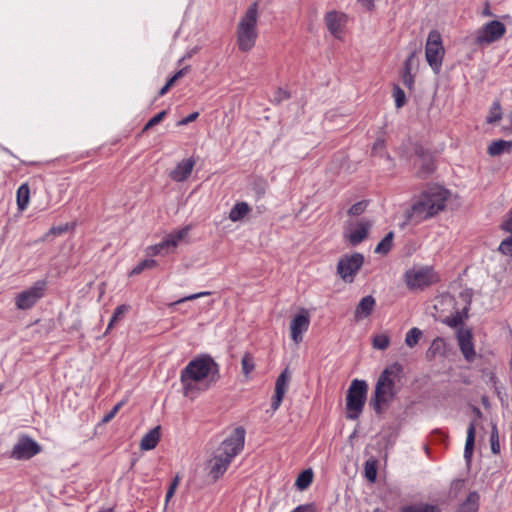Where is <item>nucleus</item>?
Returning a JSON list of instances; mask_svg holds the SVG:
<instances>
[{
  "label": "nucleus",
  "mask_w": 512,
  "mask_h": 512,
  "mask_svg": "<svg viewBox=\"0 0 512 512\" xmlns=\"http://www.w3.org/2000/svg\"><path fill=\"white\" fill-rule=\"evenodd\" d=\"M219 378V365L215 360L207 354L197 356L181 370L183 395L193 399L215 385Z\"/></svg>",
  "instance_id": "1"
},
{
  "label": "nucleus",
  "mask_w": 512,
  "mask_h": 512,
  "mask_svg": "<svg viewBox=\"0 0 512 512\" xmlns=\"http://www.w3.org/2000/svg\"><path fill=\"white\" fill-rule=\"evenodd\" d=\"M245 435L243 427H236L214 451L208 462L209 475L214 480L219 479L227 471L233 458L243 450Z\"/></svg>",
  "instance_id": "2"
},
{
  "label": "nucleus",
  "mask_w": 512,
  "mask_h": 512,
  "mask_svg": "<svg viewBox=\"0 0 512 512\" xmlns=\"http://www.w3.org/2000/svg\"><path fill=\"white\" fill-rule=\"evenodd\" d=\"M450 197L449 190L435 185L424 190L413 202L410 210L407 212V219L414 223L432 218L440 211L444 210Z\"/></svg>",
  "instance_id": "3"
},
{
  "label": "nucleus",
  "mask_w": 512,
  "mask_h": 512,
  "mask_svg": "<svg viewBox=\"0 0 512 512\" xmlns=\"http://www.w3.org/2000/svg\"><path fill=\"white\" fill-rule=\"evenodd\" d=\"M403 367L394 362L388 365L378 377L370 404L376 413L382 412L383 405L389 404L397 394L396 383L400 381Z\"/></svg>",
  "instance_id": "4"
},
{
  "label": "nucleus",
  "mask_w": 512,
  "mask_h": 512,
  "mask_svg": "<svg viewBox=\"0 0 512 512\" xmlns=\"http://www.w3.org/2000/svg\"><path fill=\"white\" fill-rule=\"evenodd\" d=\"M258 4L252 3L239 19L236 29V41L240 51L249 52L253 49L258 38Z\"/></svg>",
  "instance_id": "5"
},
{
  "label": "nucleus",
  "mask_w": 512,
  "mask_h": 512,
  "mask_svg": "<svg viewBox=\"0 0 512 512\" xmlns=\"http://www.w3.org/2000/svg\"><path fill=\"white\" fill-rule=\"evenodd\" d=\"M368 385L366 381L354 379L352 380L346 395V418L349 420H357L366 403Z\"/></svg>",
  "instance_id": "6"
},
{
  "label": "nucleus",
  "mask_w": 512,
  "mask_h": 512,
  "mask_svg": "<svg viewBox=\"0 0 512 512\" xmlns=\"http://www.w3.org/2000/svg\"><path fill=\"white\" fill-rule=\"evenodd\" d=\"M445 55L441 34L437 30H431L425 45V57L427 63L435 74H439Z\"/></svg>",
  "instance_id": "7"
},
{
  "label": "nucleus",
  "mask_w": 512,
  "mask_h": 512,
  "mask_svg": "<svg viewBox=\"0 0 512 512\" xmlns=\"http://www.w3.org/2000/svg\"><path fill=\"white\" fill-rule=\"evenodd\" d=\"M47 285V280L41 279L34 282L32 286L17 293L14 298L16 308L19 310L33 308L45 296Z\"/></svg>",
  "instance_id": "8"
},
{
  "label": "nucleus",
  "mask_w": 512,
  "mask_h": 512,
  "mask_svg": "<svg viewBox=\"0 0 512 512\" xmlns=\"http://www.w3.org/2000/svg\"><path fill=\"white\" fill-rule=\"evenodd\" d=\"M190 229L191 227L187 225L169 233L160 243L147 247V255H166L174 251L178 244L189 234Z\"/></svg>",
  "instance_id": "9"
},
{
  "label": "nucleus",
  "mask_w": 512,
  "mask_h": 512,
  "mask_svg": "<svg viewBox=\"0 0 512 512\" xmlns=\"http://www.w3.org/2000/svg\"><path fill=\"white\" fill-rule=\"evenodd\" d=\"M363 262L364 257L361 253L344 256L338 262L337 272L345 282L351 283L361 269Z\"/></svg>",
  "instance_id": "10"
},
{
  "label": "nucleus",
  "mask_w": 512,
  "mask_h": 512,
  "mask_svg": "<svg viewBox=\"0 0 512 512\" xmlns=\"http://www.w3.org/2000/svg\"><path fill=\"white\" fill-rule=\"evenodd\" d=\"M405 280L408 287L412 289H422L438 281L437 274L432 268L424 267L418 270H409L405 274Z\"/></svg>",
  "instance_id": "11"
},
{
  "label": "nucleus",
  "mask_w": 512,
  "mask_h": 512,
  "mask_svg": "<svg viewBox=\"0 0 512 512\" xmlns=\"http://www.w3.org/2000/svg\"><path fill=\"white\" fill-rule=\"evenodd\" d=\"M371 227L370 220L361 219L356 222H348L344 227L343 236L352 246H356L368 236Z\"/></svg>",
  "instance_id": "12"
},
{
  "label": "nucleus",
  "mask_w": 512,
  "mask_h": 512,
  "mask_svg": "<svg viewBox=\"0 0 512 512\" xmlns=\"http://www.w3.org/2000/svg\"><path fill=\"white\" fill-rule=\"evenodd\" d=\"M41 451L40 445L28 436H22L14 445L10 457L15 460H28Z\"/></svg>",
  "instance_id": "13"
},
{
  "label": "nucleus",
  "mask_w": 512,
  "mask_h": 512,
  "mask_svg": "<svg viewBox=\"0 0 512 512\" xmlns=\"http://www.w3.org/2000/svg\"><path fill=\"white\" fill-rule=\"evenodd\" d=\"M506 33L505 25L498 21L493 20L486 23L476 35V42L480 45L491 44L501 39Z\"/></svg>",
  "instance_id": "14"
},
{
  "label": "nucleus",
  "mask_w": 512,
  "mask_h": 512,
  "mask_svg": "<svg viewBox=\"0 0 512 512\" xmlns=\"http://www.w3.org/2000/svg\"><path fill=\"white\" fill-rule=\"evenodd\" d=\"M310 325V316L307 310L302 309L293 317L290 323L291 339L295 344H299L303 340V334L308 330Z\"/></svg>",
  "instance_id": "15"
},
{
  "label": "nucleus",
  "mask_w": 512,
  "mask_h": 512,
  "mask_svg": "<svg viewBox=\"0 0 512 512\" xmlns=\"http://www.w3.org/2000/svg\"><path fill=\"white\" fill-rule=\"evenodd\" d=\"M196 161L193 158H186L180 161L170 172L169 176L173 181L183 182L189 178Z\"/></svg>",
  "instance_id": "16"
},
{
  "label": "nucleus",
  "mask_w": 512,
  "mask_h": 512,
  "mask_svg": "<svg viewBox=\"0 0 512 512\" xmlns=\"http://www.w3.org/2000/svg\"><path fill=\"white\" fill-rule=\"evenodd\" d=\"M345 15L336 11L328 12L325 16V23L329 32L336 38H341L343 26L345 24Z\"/></svg>",
  "instance_id": "17"
},
{
  "label": "nucleus",
  "mask_w": 512,
  "mask_h": 512,
  "mask_svg": "<svg viewBox=\"0 0 512 512\" xmlns=\"http://www.w3.org/2000/svg\"><path fill=\"white\" fill-rule=\"evenodd\" d=\"M458 345L464 358L471 362L475 358V350L472 342V334L469 330L460 331L458 333Z\"/></svg>",
  "instance_id": "18"
},
{
  "label": "nucleus",
  "mask_w": 512,
  "mask_h": 512,
  "mask_svg": "<svg viewBox=\"0 0 512 512\" xmlns=\"http://www.w3.org/2000/svg\"><path fill=\"white\" fill-rule=\"evenodd\" d=\"M375 305H376V301L373 296L367 295V296L363 297L355 308V311H354L355 320L359 321V320L367 318L374 310Z\"/></svg>",
  "instance_id": "19"
},
{
  "label": "nucleus",
  "mask_w": 512,
  "mask_h": 512,
  "mask_svg": "<svg viewBox=\"0 0 512 512\" xmlns=\"http://www.w3.org/2000/svg\"><path fill=\"white\" fill-rule=\"evenodd\" d=\"M502 229L510 233V236L502 240L498 250L504 255L512 256V209L507 214L506 219L501 225Z\"/></svg>",
  "instance_id": "20"
},
{
  "label": "nucleus",
  "mask_w": 512,
  "mask_h": 512,
  "mask_svg": "<svg viewBox=\"0 0 512 512\" xmlns=\"http://www.w3.org/2000/svg\"><path fill=\"white\" fill-rule=\"evenodd\" d=\"M160 440V428L155 427L146 433L140 442V448L144 451L154 449Z\"/></svg>",
  "instance_id": "21"
},
{
  "label": "nucleus",
  "mask_w": 512,
  "mask_h": 512,
  "mask_svg": "<svg viewBox=\"0 0 512 512\" xmlns=\"http://www.w3.org/2000/svg\"><path fill=\"white\" fill-rule=\"evenodd\" d=\"M30 201V188L27 183L21 184L16 193V202L19 211H24L29 205Z\"/></svg>",
  "instance_id": "22"
},
{
  "label": "nucleus",
  "mask_w": 512,
  "mask_h": 512,
  "mask_svg": "<svg viewBox=\"0 0 512 512\" xmlns=\"http://www.w3.org/2000/svg\"><path fill=\"white\" fill-rule=\"evenodd\" d=\"M512 148V141L496 140L489 144L487 152L490 156H499L504 152H510Z\"/></svg>",
  "instance_id": "23"
},
{
  "label": "nucleus",
  "mask_w": 512,
  "mask_h": 512,
  "mask_svg": "<svg viewBox=\"0 0 512 512\" xmlns=\"http://www.w3.org/2000/svg\"><path fill=\"white\" fill-rule=\"evenodd\" d=\"M475 433H476V427L475 423L471 422L467 429V437L465 442V448H464V458L467 462L471 460L473 449H474V443H475Z\"/></svg>",
  "instance_id": "24"
},
{
  "label": "nucleus",
  "mask_w": 512,
  "mask_h": 512,
  "mask_svg": "<svg viewBox=\"0 0 512 512\" xmlns=\"http://www.w3.org/2000/svg\"><path fill=\"white\" fill-rule=\"evenodd\" d=\"M250 212V207L246 202L236 203L229 213V219L232 222L242 220Z\"/></svg>",
  "instance_id": "25"
},
{
  "label": "nucleus",
  "mask_w": 512,
  "mask_h": 512,
  "mask_svg": "<svg viewBox=\"0 0 512 512\" xmlns=\"http://www.w3.org/2000/svg\"><path fill=\"white\" fill-rule=\"evenodd\" d=\"M479 494L475 491L470 492L466 500L458 509L459 512H476L479 508Z\"/></svg>",
  "instance_id": "26"
},
{
  "label": "nucleus",
  "mask_w": 512,
  "mask_h": 512,
  "mask_svg": "<svg viewBox=\"0 0 512 512\" xmlns=\"http://www.w3.org/2000/svg\"><path fill=\"white\" fill-rule=\"evenodd\" d=\"M400 512H441V510L436 505L417 503L402 507Z\"/></svg>",
  "instance_id": "27"
},
{
  "label": "nucleus",
  "mask_w": 512,
  "mask_h": 512,
  "mask_svg": "<svg viewBox=\"0 0 512 512\" xmlns=\"http://www.w3.org/2000/svg\"><path fill=\"white\" fill-rule=\"evenodd\" d=\"M242 373L246 379L250 378V374L255 369V361L250 353H245L241 360Z\"/></svg>",
  "instance_id": "28"
},
{
  "label": "nucleus",
  "mask_w": 512,
  "mask_h": 512,
  "mask_svg": "<svg viewBox=\"0 0 512 512\" xmlns=\"http://www.w3.org/2000/svg\"><path fill=\"white\" fill-rule=\"evenodd\" d=\"M422 334L423 333L419 328H417V327L411 328L405 335V344L409 348L415 347L418 344V342L420 341Z\"/></svg>",
  "instance_id": "29"
},
{
  "label": "nucleus",
  "mask_w": 512,
  "mask_h": 512,
  "mask_svg": "<svg viewBox=\"0 0 512 512\" xmlns=\"http://www.w3.org/2000/svg\"><path fill=\"white\" fill-rule=\"evenodd\" d=\"M312 480V471L310 469L304 470L298 475L295 485L297 486L298 489L304 490L312 483Z\"/></svg>",
  "instance_id": "30"
},
{
  "label": "nucleus",
  "mask_w": 512,
  "mask_h": 512,
  "mask_svg": "<svg viewBox=\"0 0 512 512\" xmlns=\"http://www.w3.org/2000/svg\"><path fill=\"white\" fill-rule=\"evenodd\" d=\"M394 233L389 232L376 246L375 252L379 254H387L391 248L393 243Z\"/></svg>",
  "instance_id": "31"
},
{
  "label": "nucleus",
  "mask_w": 512,
  "mask_h": 512,
  "mask_svg": "<svg viewBox=\"0 0 512 512\" xmlns=\"http://www.w3.org/2000/svg\"><path fill=\"white\" fill-rule=\"evenodd\" d=\"M490 445L493 454L497 455L500 453L499 431L496 422H492L491 424Z\"/></svg>",
  "instance_id": "32"
},
{
  "label": "nucleus",
  "mask_w": 512,
  "mask_h": 512,
  "mask_svg": "<svg viewBox=\"0 0 512 512\" xmlns=\"http://www.w3.org/2000/svg\"><path fill=\"white\" fill-rule=\"evenodd\" d=\"M390 345V338L387 334L375 335L372 339V346L377 350H386Z\"/></svg>",
  "instance_id": "33"
},
{
  "label": "nucleus",
  "mask_w": 512,
  "mask_h": 512,
  "mask_svg": "<svg viewBox=\"0 0 512 512\" xmlns=\"http://www.w3.org/2000/svg\"><path fill=\"white\" fill-rule=\"evenodd\" d=\"M502 118V109L499 102H494L490 108L489 114L486 118L487 123L492 124Z\"/></svg>",
  "instance_id": "34"
},
{
  "label": "nucleus",
  "mask_w": 512,
  "mask_h": 512,
  "mask_svg": "<svg viewBox=\"0 0 512 512\" xmlns=\"http://www.w3.org/2000/svg\"><path fill=\"white\" fill-rule=\"evenodd\" d=\"M445 342L442 338L437 337L434 339L430 345V347L427 350V357L433 358L437 354L441 353L444 349Z\"/></svg>",
  "instance_id": "35"
},
{
  "label": "nucleus",
  "mask_w": 512,
  "mask_h": 512,
  "mask_svg": "<svg viewBox=\"0 0 512 512\" xmlns=\"http://www.w3.org/2000/svg\"><path fill=\"white\" fill-rule=\"evenodd\" d=\"M157 265L154 259H145L140 261L130 272V275H138L146 269H152Z\"/></svg>",
  "instance_id": "36"
},
{
  "label": "nucleus",
  "mask_w": 512,
  "mask_h": 512,
  "mask_svg": "<svg viewBox=\"0 0 512 512\" xmlns=\"http://www.w3.org/2000/svg\"><path fill=\"white\" fill-rule=\"evenodd\" d=\"M128 309H129V306L125 305V304H122V305H119L118 307H116V309L114 310L113 315L108 323L107 331H109L114 326V324L124 316V314L128 311Z\"/></svg>",
  "instance_id": "37"
},
{
  "label": "nucleus",
  "mask_w": 512,
  "mask_h": 512,
  "mask_svg": "<svg viewBox=\"0 0 512 512\" xmlns=\"http://www.w3.org/2000/svg\"><path fill=\"white\" fill-rule=\"evenodd\" d=\"M372 154L375 156L385 157L391 160L390 156L385 152V141L381 138L377 139L372 147Z\"/></svg>",
  "instance_id": "38"
},
{
  "label": "nucleus",
  "mask_w": 512,
  "mask_h": 512,
  "mask_svg": "<svg viewBox=\"0 0 512 512\" xmlns=\"http://www.w3.org/2000/svg\"><path fill=\"white\" fill-rule=\"evenodd\" d=\"M393 97L395 100V106L397 108H401L406 103V95L403 89H401L398 85L393 87Z\"/></svg>",
  "instance_id": "39"
},
{
  "label": "nucleus",
  "mask_w": 512,
  "mask_h": 512,
  "mask_svg": "<svg viewBox=\"0 0 512 512\" xmlns=\"http://www.w3.org/2000/svg\"><path fill=\"white\" fill-rule=\"evenodd\" d=\"M288 383L287 370L283 371L277 378L275 383V392L286 393Z\"/></svg>",
  "instance_id": "40"
},
{
  "label": "nucleus",
  "mask_w": 512,
  "mask_h": 512,
  "mask_svg": "<svg viewBox=\"0 0 512 512\" xmlns=\"http://www.w3.org/2000/svg\"><path fill=\"white\" fill-rule=\"evenodd\" d=\"M367 205L368 203L366 201H359L350 207L348 214L351 216H359L366 210Z\"/></svg>",
  "instance_id": "41"
},
{
  "label": "nucleus",
  "mask_w": 512,
  "mask_h": 512,
  "mask_svg": "<svg viewBox=\"0 0 512 512\" xmlns=\"http://www.w3.org/2000/svg\"><path fill=\"white\" fill-rule=\"evenodd\" d=\"M364 472L367 480L370 482H374L376 480L377 471L374 463L366 462Z\"/></svg>",
  "instance_id": "42"
},
{
  "label": "nucleus",
  "mask_w": 512,
  "mask_h": 512,
  "mask_svg": "<svg viewBox=\"0 0 512 512\" xmlns=\"http://www.w3.org/2000/svg\"><path fill=\"white\" fill-rule=\"evenodd\" d=\"M166 115V111H161L159 112L158 114H156L155 116H153L144 126L143 128V131H146L148 129H150L151 127L159 124L163 118L165 117Z\"/></svg>",
  "instance_id": "43"
},
{
  "label": "nucleus",
  "mask_w": 512,
  "mask_h": 512,
  "mask_svg": "<svg viewBox=\"0 0 512 512\" xmlns=\"http://www.w3.org/2000/svg\"><path fill=\"white\" fill-rule=\"evenodd\" d=\"M68 229H69L68 224L60 225V226H53L45 234V238H48L49 236H52V235L53 236L61 235V234L65 233L66 231H68Z\"/></svg>",
  "instance_id": "44"
},
{
  "label": "nucleus",
  "mask_w": 512,
  "mask_h": 512,
  "mask_svg": "<svg viewBox=\"0 0 512 512\" xmlns=\"http://www.w3.org/2000/svg\"><path fill=\"white\" fill-rule=\"evenodd\" d=\"M124 404V401H121L119 403H117L110 412H108L107 414L104 415L103 419H102V422L103 423H108L110 422L115 416L116 414L118 413V411L121 409V407L123 406Z\"/></svg>",
  "instance_id": "45"
},
{
  "label": "nucleus",
  "mask_w": 512,
  "mask_h": 512,
  "mask_svg": "<svg viewBox=\"0 0 512 512\" xmlns=\"http://www.w3.org/2000/svg\"><path fill=\"white\" fill-rule=\"evenodd\" d=\"M208 295H210V292H208V291L198 292V293H195V294H191V295L185 296V297L175 301L174 304L184 303L186 301L195 300V299H198V298H201V297H204V296H208Z\"/></svg>",
  "instance_id": "46"
},
{
  "label": "nucleus",
  "mask_w": 512,
  "mask_h": 512,
  "mask_svg": "<svg viewBox=\"0 0 512 512\" xmlns=\"http://www.w3.org/2000/svg\"><path fill=\"white\" fill-rule=\"evenodd\" d=\"M402 82H403V84L406 87H408V88L412 87L413 77H412V74L410 72V67H409L408 63H406L405 71H404V73L402 75Z\"/></svg>",
  "instance_id": "47"
},
{
  "label": "nucleus",
  "mask_w": 512,
  "mask_h": 512,
  "mask_svg": "<svg viewBox=\"0 0 512 512\" xmlns=\"http://www.w3.org/2000/svg\"><path fill=\"white\" fill-rule=\"evenodd\" d=\"M284 395H285L284 393L275 392L272 403H271V408L273 411H276L280 407L282 400L284 398Z\"/></svg>",
  "instance_id": "48"
},
{
  "label": "nucleus",
  "mask_w": 512,
  "mask_h": 512,
  "mask_svg": "<svg viewBox=\"0 0 512 512\" xmlns=\"http://www.w3.org/2000/svg\"><path fill=\"white\" fill-rule=\"evenodd\" d=\"M198 115H199L198 112H193V113L189 114L187 117L181 119L178 124L186 125V124L196 120Z\"/></svg>",
  "instance_id": "49"
},
{
  "label": "nucleus",
  "mask_w": 512,
  "mask_h": 512,
  "mask_svg": "<svg viewBox=\"0 0 512 512\" xmlns=\"http://www.w3.org/2000/svg\"><path fill=\"white\" fill-rule=\"evenodd\" d=\"M434 170V166H433V163L432 162H428L426 163L423 168H422V171L420 172L423 176H426V175H429L430 173H432Z\"/></svg>",
  "instance_id": "50"
},
{
  "label": "nucleus",
  "mask_w": 512,
  "mask_h": 512,
  "mask_svg": "<svg viewBox=\"0 0 512 512\" xmlns=\"http://www.w3.org/2000/svg\"><path fill=\"white\" fill-rule=\"evenodd\" d=\"M288 98H289V94L285 90H282V89L278 90V92L276 94L277 101L280 102V101L288 99Z\"/></svg>",
  "instance_id": "51"
},
{
  "label": "nucleus",
  "mask_w": 512,
  "mask_h": 512,
  "mask_svg": "<svg viewBox=\"0 0 512 512\" xmlns=\"http://www.w3.org/2000/svg\"><path fill=\"white\" fill-rule=\"evenodd\" d=\"M359 2L368 10H372L374 8V0H359Z\"/></svg>",
  "instance_id": "52"
},
{
  "label": "nucleus",
  "mask_w": 512,
  "mask_h": 512,
  "mask_svg": "<svg viewBox=\"0 0 512 512\" xmlns=\"http://www.w3.org/2000/svg\"><path fill=\"white\" fill-rule=\"evenodd\" d=\"M188 69H189L188 67H184V68H182V69L178 70V71L174 74V75H175V78L180 79V78H182L183 76H185V75H186V73L188 72Z\"/></svg>",
  "instance_id": "53"
},
{
  "label": "nucleus",
  "mask_w": 512,
  "mask_h": 512,
  "mask_svg": "<svg viewBox=\"0 0 512 512\" xmlns=\"http://www.w3.org/2000/svg\"><path fill=\"white\" fill-rule=\"evenodd\" d=\"M461 322V319L459 317H453L452 319H449L447 321V324L451 327L457 326Z\"/></svg>",
  "instance_id": "54"
},
{
  "label": "nucleus",
  "mask_w": 512,
  "mask_h": 512,
  "mask_svg": "<svg viewBox=\"0 0 512 512\" xmlns=\"http://www.w3.org/2000/svg\"><path fill=\"white\" fill-rule=\"evenodd\" d=\"M175 493V490H173V488H168L167 492H166V496H165V502L166 504L169 502V500L173 497Z\"/></svg>",
  "instance_id": "55"
},
{
  "label": "nucleus",
  "mask_w": 512,
  "mask_h": 512,
  "mask_svg": "<svg viewBox=\"0 0 512 512\" xmlns=\"http://www.w3.org/2000/svg\"><path fill=\"white\" fill-rule=\"evenodd\" d=\"M482 15H483V16H486V17H488V16H492V12H491V10H490V7H489V4H488V3L486 4L485 8L483 9V11H482Z\"/></svg>",
  "instance_id": "56"
},
{
  "label": "nucleus",
  "mask_w": 512,
  "mask_h": 512,
  "mask_svg": "<svg viewBox=\"0 0 512 512\" xmlns=\"http://www.w3.org/2000/svg\"><path fill=\"white\" fill-rule=\"evenodd\" d=\"M178 483H179V477L176 476L174 478V480L172 481V483L170 484L169 488H173V490H176Z\"/></svg>",
  "instance_id": "57"
},
{
  "label": "nucleus",
  "mask_w": 512,
  "mask_h": 512,
  "mask_svg": "<svg viewBox=\"0 0 512 512\" xmlns=\"http://www.w3.org/2000/svg\"><path fill=\"white\" fill-rule=\"evenodd\" d=\"M169 89H170V87H169L167 84H165V85L160 89V91H159V95H160V96L165 95V94L169 91Z\"/></svg>",
  "instance_id": "58"
},
{
  "label": "nucleus",
  "mask_w": 512,
  "mask_h": 512,
  "mask_svg": "<svg viewBox=\"0 0 512 512\" xmlns=\"http://www.w3.org/2000/svg\"><path fill=\"white\" fill-rule=\"evenodd\" d=\"M178 80V78H175V75H173L167 82L166 84L171 88V86H173V84Z\"/></svg>",
  "instance_id": "59"
},
{
  "label": "nucleus",
  "mask_w": 512,
  "mask_h": 512,
  "mask_svg": "<svg viewBox=\"0 0 512 512\" xmlns=\"http://www.w3.org/2000/svg\"><path fill=\"white\" fill-rule=\"evenodd\" d=\"M178 80V78H175V75H173L167 82L166 84L171 88V86H173V84Z\"/></svg>",
  "instance_id": "60"
},
{
  "label": "nucleus",
  "mask_w": 512,
  "mask_h": 512,
  "mask_svg": "<svg viewBox=\"0 0 512 512\" xmlns=\"http://www.w3.org/2000/svg\"><path fill=\"white\" fill-rule=\"evenodd\" d=\"M507 120L510 124L509 130L512 132V111L507 115Z\"/></svg>",
  "instance_id": "61"
},
{
  "label": "nucleus",
  "mask_w": 512,
  "mask_h": 512,
  "mask_svg": "<svg viewBox=\"0 0 512 512\" xmlns=\"http://www.w3.org/2000/svg\"><path fill=\"white\" fill-rule=\"evenodd\" d=\"M475 412L477 413L478 417L482 416V413H481V411L478 408H475Z\"/></svg>",
  "instance_id": "62"
},
{
  "label": "nucleus",
  "mask_w": 512,
  "mask_h": 512,
  "mask_svg": "<svg viewBox=\"0 0 512 512\" xmlns=\"http://www.w3.org/2000/svg\"><path fill=\"white\" fill-rule=\"evenodd\" d=\"M456 512H459V511H456Z\"/></svg>",
  "instance_id": "63"
}]
</instances>
